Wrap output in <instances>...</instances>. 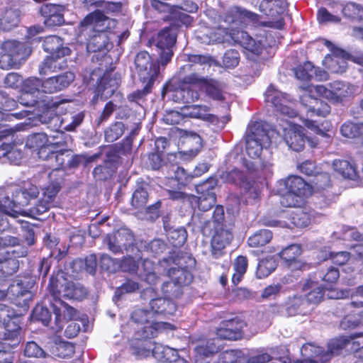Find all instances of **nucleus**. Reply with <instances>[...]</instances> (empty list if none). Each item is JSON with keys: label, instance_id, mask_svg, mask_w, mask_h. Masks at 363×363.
Instances as JSON below:
<instances>
[{"label": "nucleus", "instance_id": "bf43d9fd", "mask_svg": "<svg viewBox=\"0 0 363 363\" xmlns=\"http://www.w3.org/2000/svg\"><path fill=\"white\" fill-rule=\"evenodd\" d=\"M125 125L123 122L115 121L109 125L104 130V139L107 143H113L119 139L125 132Z\"/></svg>", "mask_w": 363, "mask_h": 363}, {"label": "nucleus", "instance_id": "9b49d317", "mask_svg": "<svg viewBox=\"0 0 363 363\" xmlns=\"http://www.w3.org/2000/svg\"><path fill=\"white\" fill-rule=\"evenodd\" d=\"M197 89L198 74H189L179 79L178 87L173 91L172 99L177 103L191 104L199 99L200 94Z\"/></svg>", "mask_w": 363, "mask_h": 363}, {"label": "nucleus", "instance_id": "f3484780", "mask_svg": "<svg viewBox=\"0 0 363 363\" xmlns=\"http://www.w3.org/2000/svg\"><path fill=\"white\" fill-rule=\"evenodd\" d=\"M328 86L332 91L331 103L335 105L344 106L355 96L357 86L351 83L336 80Z\"/></svg>", "mask_w": 363, "mask_h": 363}, {"label": "nucleus", "instance_id": "5fc2aeb1", "mask_svg": "<svg viewBox=\"0 0 363 363\" xmlns=\"http://www.w3.org/2000/svg\"><path fill=\"white\" fill-rule=\"evenodd\" d=\"M248 267V260L247 257L243 255L238 256L233 263L235 270L232 276V282L234 285H238L242 279L244 274L246 273Z\"/></svg>", "mask_w": 363, "mask_h": 363}, {"label": "nucleus", "instance_id": "774afa93", "mask_svg": "<svg viewBox=\"0 0 363 363\" xmlns=\"http://www.w3.org/2000/svg\"><path fill=\"white\" fill-rule=\"evenodd\" d=\"M243 353L239 350H227L222 352L218 357V363H243Z\"/></svg>", "mask_w": 363, "mask_h": 363}, {"label": "nucleus", "instance_id": "864d4df0", "mask_svg": "<svg viewBox=\"0 0 363 363\" xmlns=\"http://www.w3.org/2000/svg\"><path fill=\"white\" fill-rule=\"evenodd\" d=\"M277 267V263L274 257L269 256L263 258L258 262L256 276L258 279L266 278L276 269Z\"/></svg>", "mask_w": 363, "mask_h": 363}, {"label": "nucleus", "instance_id": "473e14b6", "mask_svg": "<svg viewBox=\"0 0 363 363\" xmlns=\"http://www.w3.org/2000/svg\"><path fill=\"white\" fill-rule=\"evenodd\" d=\"M21 11L16 5L6 6L0 17V28L4 31H10L16 28L20 21Z\"/></svg>", "mask_w": 363, "mask_h": 363}, {"label": "nucleus", "instance_id": "a211bd4d", "mask_svg": "<svg viewBox=\"0 0 363 363\" xmlns=\"http://www.w3.org/2000/svg\"><path fill=\"white\" fill-rule=\"evenodd\" d=\"M106 239L108 249L115 254L128 250L135 242L133 233L127 228H121L113 235H108Z\"/></svg>", "mask_w": 363, "mask_h": 363}, {"label": "nucleus", "instance_id": "680f3d73", "mask_svg": "<svg viewBox=\"0 0 363 363\" xmlns=\"http://www.w3.org/2000/svg\"><path fill=\"white\" fill-rule=\"evenodd\" d=\"M218 184L216 176L209 177L205 181L196 186V191L199 196H216L215 188Z\"/></svg>", "mask_w": 363, "mask_h": 363}, {"label": "nucleus", "instance_id": "052dcab7", "mask_svg": "<svg viewBox=\"0 0 363 363\" xmlns=\"http://www.w3.org/2000/svg\"><path fill=\"white\" fill-rule=\"evenodd\" d=\"M1 158H5L10 162L16 164L21 159V152L15 149L13 143H3L0 145V159Z\"/></svg>", "mask_w": 363, "mask_h": 363}, {"label": "nucleus", "instance_id": "f704fd0d", "mask_svg": "<svg viewBox=\"0 0 363 363\" xmlns=\"http://www.w3.org/2000/svg\"><path fill=\"white\" fill-rule=\"evenodd\" d=\"M225 211L223 206L216 205L211 217V220H206L201 228V231L204 236H210L215 229H220L224 227Z\"/></svg>", "mask_w": 363, "mask_h": 363}, {"label": "nucleus", "instance_id": "603ef678", "mask_svg": "<svg viewBox=\"0 0 363 363\" xmlns=\"http://www.w3.org/2000/svg\"><path fill=\"white\" fill-rule=\"evenodd\" d=\"M305 196L286 191L280 197V203L283 207L296 208L306 205Z\"/></svg>", "mask_w": 363, "mask_h": 363}, {"label": "nucleus", "instance_id": "49530a36", "mask_svg": "<svg viewBox=\"0 0 363 363\" xmlns=\"http://www.w3.org/2000/svg\"><path fill=\"white\" fill-rule=\"evenodd\" d=\"M286 311L289 316H303L308 313V304L302 296H294L286 303Z\"/></svg>", "mask_w": 363, "mask_h": 363}, {"label": "nucleus", "instance_id": "c756f323", "mask_svg": "<svg viewBox=\"0 0 363 363\" xmlns=\"http://www.w3.org/2000/svg\"><path fill=\"white\" fill-rule=\"evenodd\" d=\"M172 328V325L166 322L150 321L148 323L134 328L136 339L147 340L156 337L162 330Z\"/></svg>", "mask_w": 363, "mask_h": 363}, {"label": "nucleus", "instance_id": "5701e85b", "mask_svg": "<svg viewBox=\"0 0 363 363\" xmlns=\"http://www.w3.org/2000/svg\"><path fill=\"white\" fill-rule=\"evenodd\" d=\"M65 8L62 5L44 4L40 8V13L44 18L47 27L61 26L65 23Z\"/></svg>", "mask_w": 363, "mask_h": 363}, {"label": "nucleus", "instance_id": "dca6fc26", "mask_svg": "<svg viewBox=\"0 0 363 363\" xmlns=\"http://www.w3.org/2000/svg\"><path fill=\"white\" fill-rule=\"evenodd\" d=\"M27 254L28 250L25 247L0 254V276L6 277L15 274L19 268L18 258L24 257Z\"/></svg>", "mask_w": 363, "mask_h": 363}, {"label": "nucleus", "instance_id": "20e7f679", "mask_svg": "<svg viewBox=\"0 0 363 363\" xmlns=\"http://www.w3.org/2000/svg\"><path fill=\"white\" fill-rule=\"evenodd\" d=\"M38 194L39 191L35 185L31 183L24 184L21 188L17 189L12 193L11 199L7 196H2L0 194V202L6 213L16 218L21 208L27 206L31 200L38 197Z\"/></svg>", "mask_w": 363, "mask_h": 363}, {"label": "nucleus", "instance_id": "3c124183", "mask_svg": "<svg viewBox=\"0 0 363 363\" xmlns=\"http://www.w3.org/2000/svg\"><path fill=\"white\" fill-rule=\"evenodd\" d=\"M314 276L315 279H320L323 281V287L330 288L339 279L340 272L337 268L330 267L326 271L317 270L314 273Z\"/></svg>", "mask_w": 363, "mask_h": 363}, {"label": "nucleus", "instance_id": "423d86ee", "mask_svg": "<svg viewBox=\"0 0 363 363\" xmlns=\"http://www.w3.org/2000/svg\"><path fill=\"white\" fill-rule=\"evenodd\" d=\"M300 102L304 107L306 113V118L303 120L304 125L315 131L317 134L323 137L327 136L326 131L321 130L318 125H314V121L309 118L315 116L326 117L331 111L330 106L325 101L311 96V94H303L300 98Z\"/></svg>", "mask_w": 363, "mask_h": 363}, {"label": "nucleus", "instance_id": "e2e57ef3", "mask_svg": "<svg viewBox=\"0 0 363 363\" xmlns=\"http://www.w3.org/2000/svg\"><path fill=\"white\" fill-rule=\"evenodd\" d=\"M87 296L86 289L82 285L76 284L69 281L66 291H65L64 298L67 299H74L82 301Z\"/></svg>", "mask_w": 363, "mask_h": 363}, {"label": "nucleus", "instance_id": "a18cd8bd", "mask_svg": "<svg viewBox=\"0 0 363 363\" xmlns=\"http://www.w3.org/2000/svg\"><path fill=\"white\" fill-rule=\"evenodd\" d=\"M71 140V136L65 132H57L50 140L48 138V150L50 152H72L68 145Z\"/></svg>", "mask_w": 363, "mask_h": 363}, {"label": "nucleus", "instance_id": "c03bdc74", "mask_svg": "<svg viewBox=\"0 0 363 363\" xmlns=\"http://www.w3.org/2000/svg\"><path fill=\"white\" fill-rule=\"evenodd\" d=\"M333 166L334 170L345 179L357 180L359 178L357 167L354 162L346 160H335Z\"/></svg>", "mask_w": 363, "mask_h": 363}, {"label": "nucleus", "instance_id": "69168bd1", "mask_svg": "<svg viewBox=\"0 0 363 363\" xmlns=\"http://www.w3.org/2000/svg\"><path fill=\"white\" fill-rule=\"evenodd\" d=\"M140 289V284L131 279H127L124 283L117 287L114 292L113 299L119 301L127 294H133Z\"/></svg>", "mask_w": 363, "mask_h": 363}, {"label": "nucleus", "instance_id": "bb28decb", "mask_svg": "<svg viewBox=\"0 0 363 363\" xmlns=\"http://www.w3.org/2000/svg\"><path fill=\"white\" fill-rule=\"evenodd\" d=\"M359 335H363V333H355L349 336H340L337 338L330 340L328 343L327 351L324 350V357L328 361L333 356L341 353L343 349L350 347L352 351V343L357 340Z\"/></svg>", "mask_w": 363, "mask_h": 363}, {"label": "nucleus", "instance_id": "72a5a7b5", "mask_svg": "<svg viewBox=\"0 0 363 363\" xmlns=\"http://www.w3.org/2000/svg\"><path fill=\"white\" fill-rule=\"evenodd\" d=\"M221 350L216 338L208 339L206 342L196 346L194 348L195 360L197 362L203 363L208 357H213Z\"/></svg>", "mask_w": 363, "mask_h": 363}, {"label": "nucleus", "instance_id": "09e8293b", "mask_svg": "<svg viewBox=\"0 0 363 363\" xmlns=\"http://www.w3.org/2000/svg\"><path fill=\"white\" fill-rule=\"evenodd\" d=\"M147 184L142 182L137 184L130 200V204L135 209H142L146 206L149 194L147 191Z\"/></svg>", "mask_w": 363, "mask_h": 363}, {"label": "nucleus", "instance_id": "6ab92c4d", "mask_svg": "<svg viewBox=\"0 0 363 363\" xmlns=\"http://www.w3.org/2000/svg\"><path fill=\"white\" fill-rule=\"evenodd\" d=\"M69 281L63 275H52L50 278L48 290L52 297L53 302L51 303V305L57 319L60 318L61 311L55 303L62 301L61 298L64 297L65 291L67 289Z\"/></svg>", "mask_w": 363, "mask_h": 363}, {"label": "nucleus", "instance_id": "e433bc0d", "mask_svg": "<svg viewBox=\"0 0 363 363\" xmlns=\"http://www.w3.org/2000/svg\"><path fill=\"white\" fill-rule=\"evenodd\" d=\"M133 138L130 134L125 136L120 143L111 145L110 150L106 153V157L112 162H118L121 155H130L133 150Z\"/></svg>", "mask_w": 363, "mask_h": 363}, {"label": "nucleus", "instance_id": "1a4fd4ad", "mask_svg": "<svg viewBox=\"0 0 363 363\" xmlns=\"http://www.w3.org/2000/svg\"><path fill=\"white\" fill-rule=\"evenodd\" d=\"M177 39V28L174 26H167L161 29L153 38L159 56V62L162 67L166 66L172 60Z\"/></svg>", "mask_w": 363, "mask_h": 363}, {"label": "nucleus", "instance_id": "6e6d98bb", "mask_svg": "<svg viewBox=\"0 0 363 363\" xmlns=\"http://www.w3.org/2000/svg\"><path fill=\"white\" fill-rule=\"evenodd\" d=\"M273 234L269 230L262 229L251 235L247 243L252 247H259L268 244L272 239Z\"/></svg>", "mask_w": 363, "mask_h": 363}, {"label": "nucleus", "instance_id": "37998d69", "mask_svg": "<svg viewBox=\"0 0 363 363\" xmlns=\"http://www.w3.org/2000/svg\"><path fill=\"white\" fill-rule=\"evenodd\" d=\"M151 311L159 315H173L177 311L176 303L171 299L163 297H156L150 301Z\"/></svg>", "mask_w": 363, "mask_h": 363}, {"label": "nucleus", "instance_id": "39448f33", "mask_svg": "<svg viewBox=\"0 0 363 363\" xmlns=\"http://www.w3.org/2000/svg\"><path fill=\"white\" fill-rule=\"evenodd\" d=\"M223 21L228 23H235L238 26L252 23L254 26H263L282 30L285 23L283 18L276 21L259 22V16L239 6H230L223 14Z\"/></svg>", "mask_w": 363, "mask_h": 363}, {"label": "nucleus", "instance_id": "338daca9", "mask_svg": "<svg viewBox=\"0 0 363 363\" xmlns=\"http://www.w3.org/2000/svg\"><path fill=\"white\" fill-rule=\"evenodd\" d=\"M52 352L60 358L71 357L75 353V345L67 341H61L55 345Z\"/></svg>", "mask_w": 363, "mask_h": 363}, {"label": "nucleus", "instance_id": "f257e3e1", "mask_svg": "<svg viewBox=\"0 0 363 363\" xmlns=\"http://www.w3.org/2000/svg\"><path fill=\"white\" fill-rule=\"evenodd\" d=\"M171 258L177 267H171L168 269L167 275L172 281L163 283L162 290L167 296H176L169 290V287L174 285L179 289L193 281L194 276L191 270L196 266V259L191 255L181 251L174 252Z\"/></svg>", "mask_w": 363, "mask_h": 363}, {"label": "nucleus", "instance_id": "393cba45", "mask_svg": "<svg viewBox=\"0 0 363 363\" xmlns=\"http://www.w3.org/2000/svg\"><path fill=\"white\" fill-rule=\"evenodd\" d=\"M153 347L150 349H141L138 350V353L145 357L152 355L155 358L167 363H177L180 360V357L177 350L171 347L157 345L155 342Z\"/></svg>", "mask_w": 363, "mask_h": 363}, {"label": "nucleus", "instance_id": "2eb2a0df", "mask_svg": "<svg viewBox=\"0 0 363 363\" xmlns=\"http://www.w3.org/2000/svg\"><path fill=\"white\" fill-rule=\"evenodd\" d=\"M247 326L244 319L239 316L223 320L216 329V335L218 338L228 340H238L244 335L243 328Z\"/></svg>", "mask_w": 363, "mask_h": 363}, {"label": "nucleus", "instance_id": "7c9ffc66", "mask_svg": "<svg viewBox=\"0 0 363 363\" xmlns=\"http://www.w3.org/2000/svg\"><path fill=\"white\" fill-rule=\"evenodd\" d=\"M284 140L290 149L296 152L303 150L306 141V136L303 128L301 125H294L285 131Z\"/></svg>", "mask_w": 363, "mask_h": 363}, {"label": "nucleus", "instance_id": "4d7b16f0", "mask_svg": "<svg viewBox=\"0 0 363 363\" xmlns=\"http://www.w3.org/2000/svg\"><path fill=\"white\" fill-rule=\"evenodd\" d=\"M240 43L245 50L256 55L262 53L264 47L261 41L255 40L245 31L240 32Z\"/></svg>", "mask_w": 363, "mask_h": 363}, {"label": "nucleus", "instance_id": "58836bf2", "mask_svg": "<svg viewBox=\"0 0 363 363\" xmlns=\"http://www.w3.org/2000/svg\"><path fill=\"white\" fill-rule=\"evenodd\" d=\"M311 218L312 214L306 206L298 207L286 214V218L288 220L286 225L289 227L292 225L297 228H305L310 224Z\"/></svg>", "mask_w": 363, "mask_h": 363}, {"label": "nucleus", "instance_id": "cd10ccee", "mask_svg": "<svg viewBox=\"0 0 363 363\" xmlns=\"http://www.w3.org/2000/svg\"><path fill=\"white\" fill-rule=\"evenodd\" d=\"M199 89L203 91L209 99L223 101L225 96L221 84L212 78L202 77L198 74Z\"/></svg>", "mask_w": 363, "mask_h": 363}, {"label": "nucleus", "instance_id": "f03ea898", "mask_svg": "<svg viewBox=\"0 0 363 363\" xmlns=\"http://www.w3.org/2000/svg\"><path fill=\"white\" fill-rule=\"evenodd\" d=\"M115 69L116 67L113 65L111 55H104L102 62L99 63V67H97L99 71L103 72V75L97 81L95 95L94 96V99L99 98L105 101L112 96L118 89L121 78L119 74H113Z\"/></svg>", "mask_w": 363, "mask_h": 363}, {"label": "nucleus", "instance_id": "c9c22d12", "mask_svg": "<svg viewBox=\"0 0 363 363\" xmlns=\"http://www.w3.org/2000/svg\"><path fill=\"white\" fill-rule=\"evenodd\" d=\"M43 46L45 52L57 57H66L72 53V50L69 47L63 46L62 38L57 35L46 37Z\"/></svg>", "mask_w": 363, "mask_h": 363}, {"label": "nucleus", "instance_id": "0eeeda50", "mask_svg": "<svg viewBox=\"0 0 363 363\" xmlns=\"http://www.w3.org/2000/svg\"><path fill=\"white\" fill-rule=\"evenodd\" d=\"M245 151L252 159H260L263 146L270 142V138L263 124L254 121L247 125L245 135Z\"/></svg>", "mask_w": 363, "mask_h": 363}, {"label": "nucleus", "instance_id": "de8ad7c7", "mask_svg": "<svg viewBox=\"0 0 363 363\" xmlns=\"http://www.w3.org/2000/svg\"><path fill=\"white\" fill-rule=\"evenodd\" d=\"M340 133L345 138L357 139L363 143V122H345L340 126Z\"/></svg>", "mask_w": 363, "mask_h": 363}, {"label": "nucleus", "instance_id": "aec40b11", "mask_svg": "<svg viewBox=\"0 0 363 363\" xmlns=\"http://www.w3.org/2000/svg\"><path fill=\"white\" fill-rule=\"evenodd\" d=\"M211 240V252L215 259L221 257L225 254V247L233 240V233L230 230L223 228L213 230Z\"/></svg>", "mask_w": 363, "mask_h": 363}, {"label": "nucleus", "instance_id": "4be33fe9", "mask_svg": "<svg viewBox=\"0 0 363 363\" xmlns=\"http://www.w3.org/2000/svg\"><path fill=\"white\" fill-rule=\"evenodd\" d=\"M301 252L300 245L292 244L284 248L278 255L291 271L305 270L308 268V264L299 259Z\"/></svg>", "mask_w": 363, "mask_h": 363}, {"label": "nucleus", "instance_id": "412c9836", "mask_svg": "<svg viewBox=\"0 0 363 363\" xmlns=\"http://www.w3.org/2000/svg\"><path fill=\"white\" fill-rule=\"evenodd\" d=\"M74 79V73L70 71L50 77L43 80L42 84V92L45 94H54L60 91L67 88Z\"/></svg>", "mask_w": 363, "mask_h": 363}, {"label": "nucleus", "instance_id": "4c0bfd02", "mask_svg": "<svg viewBox=\"0 0 363 363\" xmlns=\"http://www.w3.org/2000/svg\"><path fill=\"white\" fill-rule=\"evenodd\" d=\"M286 191L305 197L312 194L313 186L299 176H289L284 180Z\"/></svg>", "mask_w": 363, "mask_h": 363}, {"label": "nucleus", "instance_id": "6e6552de", "mask_svg": "<svg viewBox=\"0 0 363 363\" xmlns=\"http://www.w3.org/2000/svg\"><path fill=\"white\" fill-rule=\"evenodd\" d=\"M32 285L30 277H18L8 287L6 296L11 303L19 308L21 314L29 308V303L33 298Z\"/></svg>", "mask_w": 363, "mask_h": 363}, {"label": "nucleus", "instance_id": "c85d7f7f", "mask_svg": "<svg viewBox=\"0 0 363 363\" xmlns=\"http://www.w3.org/2000/svg\"><path fill=\"white\" fill-rule=\"evenodd\" d=\"M225 181L227 183L239 186L243 190L245 194H251V190L253 189L255 194L254 199L258 196L257 191L253 188L254 182L249 180L246 174L238 168L235 167L227 172L225 175Z\"/></svg>", "mask_w": 363, "mask_h": 363}, {"label": "nucleus", "instance_id": "ea45409f", "mask_svg": "<svg viewBox=\"0 0 363 363\" xmlns=\"http://www.w3.org/2000/svg\"><path fill=\"white\" fill-rule=\"evenodd\" d=\"M65 170L62 168H54L48 175L49 183L45 189V195L55 199L60 191L65 182Z\"/></svg>", "mask_w": 363, "mask_h": 363}, {"label": "nucleus", "instance_id": "f8f14e48", "mask_svg": "<svg viewBox=\"0 0 363 363\" xmlns=\"http://www.w3.org/2000/svg\"><path fill=\"white\" fill-rule=\"evenodd\" d=\"M86 40V50L93 52L92 62H101L104 55H109L108 52L113 44L110 40L108 32H99L97 30L88 33L83 37Z\"/></svg>", "mask_w": 363, "mask_h": 363}, {"label": "nucleus", "instance_id": "13d9d810", "mask_svg": "<svg viewBox=\"0 0 363 363\" xmlns=\"http://www.w3.org/2000/svg\"><path fill=\"white\" fill-rule=\"evenodd\" d=\"M301 353L303 357L318 358V360L320 362H327V359L324 357V355L328 354H324V349L311 342L303 344L301 349Z\"/></svg>", "mask_w": 363, "mask_h": 363}, {"label": "nucleus", "instance_id": "2f4dec72", "mask_svg": "<svg viewBox=\"0 0 363 363\" xmlns=\"http://www.w3.org/2000/svg\"><path fill=\"white\" fill-rule=\"evenodd\" d=\"M65 57H57L50 55L46 56L38 66V72L40 76L62 71L67 67V61Z\"/></svg>", "mask_w": 363, "mask_h": 363}, {"label": "nucleus", "instance_id": "ddd939ff", "mask_svg": "<svg viewBox=\"0 0 363 363\" xmlns=\"http://www.w3.org/2000/svg\"><path fill=\"white\" fill-rule=\"evenodd\" d=\"M325 45L330 50L331 53L325 56L323 65L332 73L345 72L347 68V60L350 59V55L329 40H325Z\"/></svg>", "mask_w": 363, "mask_h": 363}, {"label": "nucleus", "instance_id": "0e129e2a", "mask_svg": "<svg viewBox=\"0 0 363 363\" xmlns=\"http://www.w3.org/2000/svg\"><path fill=\"white\" fill-rule=\"evenodd\" d=\"M108 162H113L107 158L103 164H99L94 168L92 174L96 181L105 182L112 178L115 172L111 167L108 166Z\"/></svg>", "mask_w": 363, "mask_h": 363}, {"label": "nucleus", "instance_id": "b1692460", "mask_svg": "<svg viewBox=\"0 0 363 363\" xmlns=\"http://www.w3.org/2000/svg\"><path fill=\"white\" fill-rule=\"evenodd\" d=\"M264 96L265 101L270 103L276 111L289 117L296 116L295 111L285 104L286 100L283 93L277 89L274 85H269L264 92Z\"/></svg>", "mask_w": 363, "mask_h": 363}, {"label": "nucleus", "instance_id": "9d476101", "mask_svg": "<svg viewBox=\"0 0 363 363\" xmlns=\"http://www.w3.org/2000/svg\"><path fill=\"white\" fill-rule=\"evenodd\" d=\"M117 21L107 16L104 11L96 9L88 13L79 26V37H85L88 33L94 32H108L111 27H115Z\"/></svg>", "mask_w": 363, "mask_h": 363}, {"label": "nucleus", "instance_id": "8fccbe9b", "mask_svg": "<svg viewBox=\"0 0 363 363\" xmlns=\"http://www.w3.org/2000/svg\"><path fill=\"white\" fill-rule=\"evenodd\" d=\"M19 316L11 318L3 325H0V333L4 340H15L20 335L21 328L19 325Z\"/></svg>", "mask_w": 363, "mask_h": 363}, {"label": "nucleus", "instance_id": "7ed1b4c3", "mask_svg": "<svg viewBox=\"0 0 363 363\" xmlns=\"http://www.w3.org/2000/svg\"><path fill=\"white\" fill-rule=\"evenodd\" d=\"M31 52V47L26 42L17 40L4 41L1 45L0 68L2 69L19 68Z\"/></svg>", "mask_w": 363, "mask_h": 363}, {"label": "nucleus", "instance_id": "a19ab883", "mask_svg": "<svg viewBox=\"0 0 363 363\" xmlns=\"http://www.w3.org/2000/svg\"><path fill=\"white\" fill-rule=\"evenodd\" d=\"M303 291L310 290L304 298L307 304L317 305L320 303L324 298L325 288L318 285V280L313 281L311 279H306L303 285Z\"/></svg>", "mask_w": 363, "mask_h": 363}, {"label": "nucleus", "instance_id": "4468645a", "mask_svg": "<svg viewBox=\"0 0 363 363\" xmlns=\"http://www.w3.org/2000/svg\"><path fill=\"white\" fill-rule=\"evenodd\" d=\"M135 68L140 80L145 83L147 79L156 80L160 74L159 57L153 61L147 51L139 52L135 57Z\"/></svg>", "mask_w": 363, "mask_h": 363}, {"label": "nucleus", "instance_id": "79ce46f5", "mask_svg": "<svg viewBox=\"0 0 363 363\" xmlns=\"http://www.w3.org/2000/svg\"><path fill=\"white\" fill-rule=\"evenodd\" d=\"M48 138L44 133H35L27 139L26 145L30 149L38 150V157L41 160L46 159L48 157L49 150H48Z\"/></svg>", "mask_w": 363, "mask_h": 363}, {"label": "nucleus", "instance_id": "a878e982", "mask_svg": "<svg viewBox=\"0 0 363 363\" xmlns=\"http://www.w3.org/2000/svg\"><path fill=\"white\" fill-rule=\"evenodd\" d=\"M43 81L36 77H31L26 79L23 85L24 93L20 97V103L26 106H35L38 105V99L33 97L35 92H40L42 89Z\"/></svg>", "mask_w": 363, "mask_h": 363}]
</instances>
